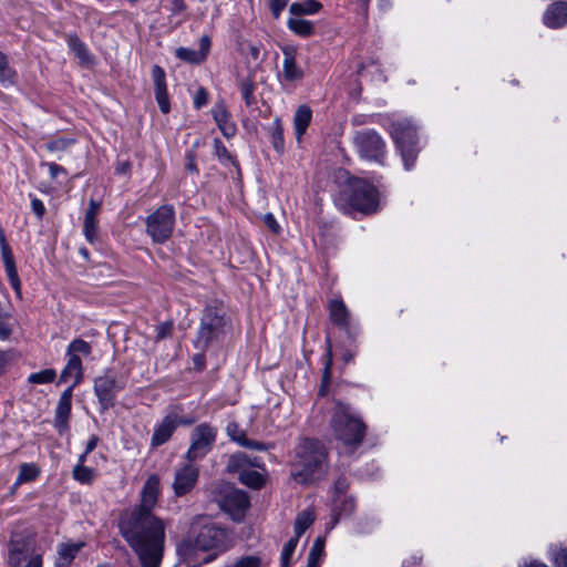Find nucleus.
<instances>
[{
	"label": "nucleus",
	"instance_id": "nucleus-1",
	"mask_svg": "<svg viewBox=\"0 0 567 567\" xmlns=\"http://www.w3.org/2000/svg\"><path fill=\"white\" fill-rule=\"evenodd\" d=\"M159 494V478L151 475L142 489L141 504L122 516L120 532L137 555L142 567H159L165 545V524L152 511Z\"/></svg>",
	"mask_w": 567,
	"mask_h": 567
},
{
	"label": "nucleus",
	"instance_id": "nucleus-2",
	"mask_svg": "<svg viewBox=\"0 0 567 567\" xmlns=\"http://www.w3.org/2000/svg\"><path fill=\"white\" fill-rule=\"evenodd\" d=\"M230 547L231 538L228 532L214 524L209 518L199 516L192 524L189 538L178 544L177 553L188 559L196 549L212 550L214 553L204 559V563L208 564Z\"/></svg>",
	"mask_w": 567,
	"mask_h": 567
},
{
	"label": "nucleus",
	"instance_id": "nucleus-3",
	"mask_svg": "<svg viewBox=\"0 0 567 567\" xmlns=\"http://www.w3.org/2000/svg\"><path fill=\"white\" fill-rule=\"evenodd\" d=\"M291 475L300 484L322 478L328 472V453L317 440L305 439L296 447Z\"/></svg>",
	"mask_w": 567,
	"mask_h": 567
},
{
	"label": "nucleus",
	"instance_id": "nucleus-4",
	"mask_svg": "<svg viewBox=\"0 0 567 567\" xmlns=\"http://www.w3.org/2000/svg\"><path fill=\"white\" fill-rule=\"evenodd\" d=\"M334 440L339 441L344 452L350 453L359 446L365 435L362 420L346 404L337 403L330 421Z\"/></svg>",
	"mask_w": 567,
	"mask_h": 567
},
{
	"label": "nucleus",
	"instance_id": "nucleus-5",
	"mask_svg": "<svg viewBox=\"0 0 567 567\" xmlns=\"http://www.w3.org/2000/svg\"><path fill=\"white\" fill-rule=\"evenodd\" d=\"M337 204L346 213L372 214L379 209V192L365 179L351 177L340 192Z\"/></svg>",
	"mask_w": 567,
	"mask_h": 567
},
{
	"label": "nucleus",
	"instance_id": "nucleus-6",
	"mask_svg": "<svg viewBox=\"0 0 567 567\" xmlns=\"http://www.w3.org/2000/svg\"><path fill=\"white\" fill-rule=\"evenodd\" d=\"M390 133L401 154L404 168L412 169L420 151L416 126L409 118H399L392 122Z\"/></svg>",
	"mask_w": 567,
	"mask_h": 567
},
{
	"label": "nucleus",
	"instance_id": "nucleus-7",
	"mask_svg": "<svg viewBox=\"0 0 567 567\" xmlns=\"http://www.w3.org/2000/svg\"><path fill=\"white\" fill-rule=\"evenodd\" d=\"M218 430L210 423L197 424L189 433V446L184 455L188 462H197L209 454L216 443Z\"/></svg>",
	"mask_w": 567,
	"mask_h": 567
},
{
	"label": "nucleus",
	"instance_id": "nucleus-8",
	"mask_svg": "<svg viewBox=\"0 0 567 567\" xmlns=\"http://www.w3.org/2000/svg\"><path fill=\"white\" fill-rule=\"evenodd\" d=\"M126 378L114 369H106L94 379V393L103 411L114 405L117 394L125 388Z\"/></svg>",
	"mask_w": 567,
	"mask_h": 567
},
{
	"label": "nucleus",
	"instance_id": "nucleus-9",
	"mask_svg": "<svg viewBox=\"0 0 567 567\" xmlns=\"http://www.w3.org/2000/svg\"><path fill=\"white\" fill-rule=\"evenodd\" d=\"M353 144L361 158L384 165L386 145L378 132L374 130L357 132L353 136Z\"/></svg>",
	"mask_w": 567,
	"mask_h": 567
},
{
	"label": "nucleus",
	"instance_id": "nucleus-10",
	"mask_svg": "<svg viewBox=\"0 0 567 567\" xmlns=\"http://www.w3.org/2000/svg\"><path fill=\"white\" fill-rule=\"evenodd\" d=\"M175 224L173 206L163 205L146 219V230L155 243H164L172 235Z\"/></svg>",
	"mask_w": 567,
	"mask_h": 567
},
{
	"label": "nucleus",
	"instance_id": "nucleus-11",
	"mask_svg": "<svg viewBox=\"0 0 567 567\" xmlns=\"http://www.w3.org/2000/svg\"><path fill=\"white\" fill-rule=\"evenodd\" d=\"M252 466H258L252 463L247 454L243 452L230 455L227 462V471L230 473H238L239 481L251 488H260L264 485V476L252 470Z\"/></svg>",
	"mask_w": 567,
	"mask_h": 567
},
{
	"label": "nucleus",
	"instance_id": "nucleus-12",
	"mask_svg": "<svg viewBox=\"0 0 567 567\" xmlns=\"http://www.w3.org/2000/svg\"><path fill=\"white\" fill-rule=\"evenodd\" d=\"M199 467L194 462H186L175 468L172 484L175 496L182 497L190 493L197 484Z\"/></svg>",
	"mask_w": 567,
	"mask_h": 567
},
{
	"label": "nucleus",
	"instance_id": "nucleus-13",
	"mask_svg": "<svg viewBox=\"0 0 567 567\" xmlns=\"http://www.w3.org/2000/svg\"><path fill=\"white\" fill-rule=\"evenodd\" d=\"M223 317L218 316L212 310L206 311L202 318L198 334L195 340V347L204 350L214 339L218 337L223 330Z\"/></svg>",
	"mask_w": 567,
	"mask_h": 567
},
{
	"label": "nucleus",
	"instance_id": "nucleus-14",
	"mask_svg": "<svg viewBox=\"0 0 567 567\" xmlns=\"http://www.w3.org/2000/svg\"><path fill=\"white\" fill-rule=\"evenodd\" d=\"M33 536L27 533H13L8 544V563L10 567H21L33 544Z\"/></svg>",
	"mask_w": 567,
	"mask_h": 567
},
{
	"label": "nucleus",
	"instance_id": "nucleus-15",
	"mask_svg": "<svg viewBox=\"0 0 567 567\" xmlns=\"http://www.w3.org/2000/svg\"><path fill=\"white\" fill-rule=\"evenodd\" d=\"M248 506L247 494L236 488H229L220 503L223 511L228 513L234 520H240Z\"/></svg>",
	"mask_w": 567,
	"mask_h": 567
},
{
	"label": "nucleus",
	"instance_id": "nucleus-16",
	"mask_svg": "<svg viewBox=\"0 0 567 567\" xmlns=\"http://www.w3.org/2000/svg\"><path fill=\"white\" fill-rule=\"evenodd\" d=\"M0 248H1V257L3 260L4 269L9 279V282L17 296L21 298V281L17 271L16 262L13 255L11 252V248L8 245L4 234L2 229H0Z\"/></svg>",
	"mask_w": 567,
	"mask_h": 567
},
{
	"label": "nucleus",
	"instance_id": "nucleus-17",
	"mask_svg": "<svg viewBox=\"0 0 567 567\" xmlns=\"http://www.w3.org/2000/svg\"><path fill=\"white\" fill-rule=\"evenodd\" d=\"M210 38L208 35H203L199 41L198 50L181 47L176 49L175 55L182 61L199 64L207 59L210 51Z\"/></svg>",
	"mask_w": 567,
	"mask_h": 567
},
{
	"label": "nucleus",
	"instance_id": "nucleus-18",
	"mask_svg": "<svg viewBox=\"0 0 567 567\" xmlns=\"http://www.w3.org/2000/svg\"><path fill=\"white\" fill-rule=\"evenodd\" d=\"M152 78L158 107L164 114H167L171 110V105L166 90V76L164 70L159 65H154L152 69Z\"/></svg>",
	"mask_w": 567,
	"mask_h": 567
},
{
	"label": "nucleus",
	"instance_id": "nucleus-19",
	"mask_svg": "<svg viewBox=\"0 0 567 567\" xmlns=\"http://www.w3.org/2000/svg\"><path fill=\"white\" fill-rule=\"evenodd\" d=\"M101 204L94 199L89 203V208L84 215L83 233L86 240L94 244L99 239L97 215Z\"/></svg>",
	"mask_w": 567,
	"mask_h": 567
},
{
	"label": "nucleus",
	"instance_id": "nucleus-20",
	"mask_svg": "<svg viewBox=\"0 0 567 567\" xmlns=\"http://www.w3.org/2000/svg\"><path fill=\"white\" fill-rule=\"evenodd\" d=\"M212 114L225 137L230 138L236 134V125L230 120V113L223 101H218L214 104Z\"/></svg>",
	"mask_w": 567,
	"mask_h": 567
},
{
	"label": "nucleus",
	"instance_id": "nucleus-21",
	"mask_svg": "<svg viewBox=\"0 0 567 567\" xmlns=\"http://www.w3.org/2000/svg\"><path fill=\"white\" fill-rule=\"evenodd\" d=\"M544 24L551 29L567 24V3L557 1L551 3L543 16Z\"/></svg>",
	"mask_w": 567,
	"mask_h": 567
},
{
	"label": "nucleus",
	"instance_id": "nucleus-22",
	"mask_svg": "<svg viewBox=\"0 0 567 567\" xmlns=\"http://www.w3.org/2000/svg\"><path fill=\"white\" fill-rule=\"evenodd\" d=\"M72 389H66L60 396L56 409H55V417L54 425L58 431L64 432L69 426V416L71 413V400H72Z\"/></svg>",
	"mask_w": 567,
	"mask_h": 567
},
{
	"label": "nucleus",
	"instance_id": "nucleus-23",
	"mask_svg": "<svg viewBox=\"0 0 567 567\" xmlns=\"http://www.w3.org/2000/svg\"><path fill=\"white\" fill-rule=\"evenodd\" d=\"M68 362L60 375V382L72 381L68 389H74L83 378L82 360L76 354L68 355Z\"/></svg>",
	"mask_w": 567,
	"mask_h": 567
},
{
	"label": "nucleus",
	"instance_id": "nucleus-24",
	"mask_svg": "<svg viewBox=\"0 0 567 567\" xmlns=\"http://www.w3.org/2000/svg\"><path fill=\"white\" fill-rule=\"evenodd\" d=\"M175 431V421L168 413L158 424L155 425L154 433L151 439V446L158 447L165 444Z\"/></svg>",
	"mask_w": 567,
	"mask_h": 567
},
{
	"label": "nucleus",
	"instance_id": "nucleus-25",
	"mask_svg": "<svg viewBox=\"0 0 567 567\" xmlns=\"http://www.w3.org/2000/svg\"><path fill=\"white\" fill-rule=\"evenodd\" d=\"M85 546L84 542L78 543H61L58 546L56 553L58 557L55 560L56 567H68L72 564L73 559L76 557L78 553Z\"/></svg>",
	"mask_w": 567,
	"mask_h": 567
},
{
	"label": "nucleus",
	"instance_id": "nucleus-26",
	"mask_svg": "<svg viewBox=\"0 0 567 567\" xmlns=\"http://www.w3.org/2000/svg\"><path fill=\"white\" fill-rule=\"evenodd\" d=\"M282 76L288 82H295L303 78V71L297 65L292 49L284 50Z\"/></svg>",
	"mask_w": 567,
	"mask_h": 567
},
{
	"label": "nucleus",
	"instance_id": "nucleus-27",
	"mask_svg": "<svg viewBox=\"0 0 567 567\" xmlns=\"http://www.w3.org/2000/svg\"><path fill=\"white\" fill-rule=\"evenodd\" d=\"M355 508V502L352 496L344 497H332V526L338 523V520L342 517H347Z\"/></svg>",
	"mask_w": 567,
	"mask_h": 567
},
{
	"label": "nucleus",
	"instance_id": "nucleus-28",
	"mask_svg": "<svg viewBox=\"0 0 567 567\" xmlns=\"http://www.w3.org/2000/svg\"><path fill=\"white\" fill-rule=\"evenodd\" d=\"M66 43L82 65H89L93 62L89 48L76 34H68Z\"/></svg>",
	"mask_w": 567,
	"mask_h": 567
},
{
	"label": "nucleus",
	"instance_id": "nucleus-29",
	"mask_svg": "<svg viewBox=\"0 0 567 567\" xmlns=\"http://www.w3.org/2000/svg\"><path fill=\"white\" fill-rule=\"evenodd\" d=\"M329 313L331 321L341 327L347 328L349 326L350 313L341 299H332L329 303Z\"/></svg>",
	"mask_w": 567,
	"mask_h": 567
},
{
	"label": "nucleus",
	"instance_id": "nucleus-30",
	"mask_svg": "<svg viewBox=\"0 0 567 567\" xmlns=\"http://www.w3.org/2000/svg\"><path fill=\"white\" fill-rule=\"evenodd\" d=\"M312 118V111L307 105H300L293 116L297 141L300 142Z\"/></svg>",
	"mask_w": 567,
	"mask_h": 567
},
{
	"label": "nucleus",
	"instance_id": "nucleus-31",
	"mask_svg": "<svg viewBox=\"0 0 567 567\" xmlns=\"http://www.w3.org/2000/svg\"><path fill=\"white\" fill-rule=\"evenodd\" d=\"M287 25L295 34L307 38L313 34L315 25L311 21L301 18H290Z\"/></svg>",
	"mask_w": 567,
	"mask_h": 567
},
{
	"label": "nucleus",
	"instance_id": "nucleus-32",
	"mask_svg": "<svg viewBox=\"0 0 567 567\" xmlns=\"http://www.w3.org/2000/svg\"><path fill=\"white\" fill-rule=\"evenodd\" d=\"M316 515L312 508H306L298 514L295 520V536H300L309 528L315 522Z\"/></svg>",
	"mask_w": 567,
	"mask_h": 567
},
{
	"label": "nucleus",
	"instance_id": "nucleus-33",
	"mask_svg": "<svg viewBox=\"0 0 567 567\" xmlns=\"http://www.w3.org/2000/svg\"><path fill=\"white\" fill-rule=\"evenodd\" d=\"M269 133L271 137V144L278 153H282L285 150L284 141V126L279 117H276L269 126Z\"/></svg>",
	"mask_w": 567,
	"mask_h": 567
},
{
	"label": "nucleus",
	"instance_id": "nucleus-34",
	"mask_svg": "<svg viewBox=\"0 0 567 567\" xmlns=\"http://www.w3.org/2000/svg\"><path fill=\"white\" fill-rule=\"evenodd\" d=\"M321 9L320 2L316 0H305L302 2H293L289 7V11L293 16L313 14Z\"/></svg>",
	"mask_w": 567,
	"mask_h": 567
},
{
	"label": "nucleus",
	"instance_id": "nucleus-35",
	"mask_svg": "<svg viewBox=\"0 0 567 567\" xmlns=\"http://www.w3.org/2000/svg\"><path fill=\"white\" fill-rule=\"evenodd\" d=\"M16 79L17 73L10 68L7 55L0 52V83L3 86H9L14 84Z\"/></svg>",
	"mask_w": 567,
	"mask_h": 567
},
{
	"label": "nucleus",
	"instance_id": "nucleus-36",
	"mask_svg": "<svg viewBox=\"0 0 567 567\" xmlns=\"http://www.w3.org/2000/svg\"><path fill=\"white\" fill-rule=\"evenodd\" d=\"M73 478L82 485H90L96 477V471L85 465H75L72 471Z\"/></svg>",
	"mask_w": 567,
	"mask_h": 567
},
{
	"label": "nucleus",
	"instance_id": "nucleus-37",
	"mask_svg": "<svg viewBox=\"0 0 567 567\" xmlns=\"http://www.w3.org/2000/svg\"><path fill=\"white\" fill-rule=\"evenodd\" d=\"M39 475V468L32 463H23L20 466L19 474L16 478L14 486H20L27 482L34 481Z\"/></svg>",
	"mask_w": 567,
	"mask_h": 567
},
{
	"label": "nucleus",
	"instance_id": "nucleus-38",
	"mask_svg": "<svg viewBox=\"0 0 567 567\" xmlns=\"http://www.w3.org/2000/svg\"><path fill=\"white\" fill-rule=\"evenodd\" d=\"M324 551V540L321 537H318L308 556V567H319L321 558Z\"/></svg>",
	"mask_w": 567,
	"mask_h": 567
},
{
	"label": "nucleus",
	"instance_id": "nucleus-39",
	"mask_svg": "<svg viewBox=\"0 0 567 567\" xmlns=\"http://www.w3.org/2000/svg\"><path fill=\"white\" fill-rule=\"evenodd\" d=\"M76 140L73 137H58L47 143L45 147L51 153H62L68 151Z\"/></svg>",
	"mask_w": 567,
	"mask_h": 567
},
{
	"label": "nucleus",
	"instance_id": "nucleus-40",
	"mask_svg": "<svg viewBox=\"0 0 567 567\" xmlns=\"http://www.w3.org/2000/svg\"><path fill=\"white\" fill-rule=\"evenodd\" d=\"M56 372L54 369H44L39 372L31 373L28 382L31 384H48L55 380Z\"/></svg>",
	"mask_w": 567,
	"mask_h": 567
},
{
	"label": "nucleus",
	"instance_id": "nucleus-41",
	"mask_svg": "<svg viewBox=\"0 0 567 567\" xmlns=\"http://www.w3.org/2000/svg\"><path fill=\"white\" fill-rule=\"evenodd\" d=\"M91 350H92V348L89 342H86L82 339H75L69 344L66 355H71V354L89 355L91 353Z\"/></svg>",
	"mask_w": 567,
	"mask_h": 567
},
{
	"label": "nucleus",
	"instance_id": "nucleus-42",
	"mask_svg": "<svg viewBox=\"0 0 567 567\" xmlns=\"http://www.w3.org/2000/svg\"><path fill=\"white\" fill-rule=\"evenodd\" d=\"M13 332V324L11 322V315L3 312L0 315V340H8Z\"/></svg>",
	"mask_w": 567,
	"mask_h": 567
},
{
	"label": "nucleus",
	"instance_id": "nucleus-43",
	"mask_svg": "<svg viewBox=\"0 0 567 567\" xmlns=\"http://www.w3.org/2000/svg\"><path fill=\"white\" fill-rule=\"evenodd\" d=\"M550 558L556 567H567V547H550Z\"/></svg>",
	"mask_w": 567,
	"mask_h": 567
},
{
	"label": "nucleus",
	"instance_id": "nucleus-44",
	"mask_svg": "<svg viewBox=\"0 0 567 567\" xmlns=\"http://www.w3.org/2000/svg\"><path fill=\"white\" fill-rule=\"evenodd\" d=\"M299 538L296 536L287 542L281 551V567H289L290 559L296 550Z\"/></svg>",
	"mask_w": 567,
	"mask_h": 567
},
{
	"label": "nucleus",
	"instance_id": "nucleus-45",
	"mask_svg": "<svg viewBox=\"0 0 567 567\" xmlns=\"http://www.w3.org/2000/svg\"><path fill=\"white\" fill-rule=\"evenodd\" d=\"M183 409L181 406H176L173 411L169 412V415L175 421V427L177 429L179 425H190L195 422L194 417H187L182 415Z\"/></svg>",
	"mask_w": 567,
	"mask_h": 567
},
{
	"label": "nucleus",
	"instance_id": "nucleus-46",
	"mask_svg": "<svg viewBox=\"0 0 567 567\" xmlns=\"http://www.w3.org/2000/svg\"><path fill=\"white\" fill-rule=\"evenodd\" d=\"M349 488V482L346 477H339L333 484L332 497H344Z\"/></svg>",
	"mask_w": 567,
	"mask_h": 567
},
{
	"label": "nucleus",
	"instance_id": "nucleus-47",
	"mask_svg": "<svg viewBox=\"0 0 567 567\" xmlns=\"http://www.w3.org/2000/svg\"><path fill=\"white\" fill-rule=\"evenodd\" d=\"M227 435L239 444V441H244L246 437L244 432L239 429L236 422H229L226 426Z\"/></svg>",
	"mask_w": 567,
	"mask_h": 567
},
{
	"label": "nucleus",
	"instance_id": "nucleus-48",
	"mask_svg": "<svg viewBox=\"0 0 567 567\" xmlns=\"http://www.w3.org/2000/svg\"><path fill=\"white\" fill-rule=\"evenodd\" d=\"M254 83L249 80L243 81L240 84V91L243 99L245 100L247 105L252 104V95H254Z\"/></svg>",
	"mask_w": 567,
	"mask_h": 567
},
{
	"label": "nucleus",
	"instance_id": "nucleus-49",
	"mask_svg": "<svg viewBox=\"0 0 567 567\" xmlns=\"http://www.w3.org/2000/svg\"><path fill=\"white\" fill-rule=\"evenodd\" d=\"M207 101H208L207 91L204 87L198 89L194 95V107L196 110H199L204 105L207 104Z\"/></svg>",
	"mask_w": 567,
	"mask_h": 567
},
{
	"label": "nucleus",
	"instance_id": "nucleus-50",
	"mask_svg": "<svg viewBox=\"0 0 567 567\" xmlns=\"http://www.w3.org/2000/svg\"><path fill=\"white\" fill-rule=\"evenodd\" d=\"M173 330V323L169 321L163 322L156 328V340H163L167 338Z\"/></svg>",
	"mask_w": 567,
	"mask_h": 567
},
{
	"label": "nucleus",
	"instance_id": "nucleus-51",
	"mask_svg": "<svg viewBox=\"0 0 567 567\" xmlns=\"http://www.w3.org/2000/svg\"><path fill=\"white\" fill-rule=\"evenodd\" d=\"M289 0H270V10L275 19H278Z\"/></svg>",
	"mask_w": 567,
	"mask_h": 567
},
{
	"label": "nucleus",
	"instance_id": "nucleus-52",
	"mask_svg": "<svg viewBox=\"0 0 567 567\" xmlns=\"http://www.w3.org/2000/svg\"><path fill=\"white\" fill-rule=\"evenodd\" d=\"M31 209L38 219H42L45 214V206L43 202L37 197H32L31 199Z\"/></svg>",
	"mask_w": 567,
	"mask_h": 567
},
{
	"label": "nucleus",
	"instance_id": "nucleus-53",
	"mask_svg": "<svg viewBox=\"0 0 567 567\" xmlns=\"http://www.w3.org/2000/svg\"><path fill=\"white\" fill-rule=\"evenodd\" d=\"M239 445L251 449V450H256V451L268 450L267 444H265L262 442H258V441H251V440H248L247 437H245L244 441H239Z\"/></svg>",
	"mask_w": 567,
	"mask_h": 567
},
{
	"label": "nucleus",
	"instance_id": "nucleus-54",
	"mask_svg": "<svg viewBox=\"0 0 567 567\" xmlns=\"http://www.w3.org/2000/svg\"><path fill=\"white\" fill-rule=\"evenodd\" d=\"M264 223L266 226L275 234H278L280 231V226L277 223L275 216L271 213H267L264 215Z\"/></svg>",
	"mask_w": 567,
	"mask_h": 567
},
{
	"label": "nucleus",
	"instance_id": "nucleus-55",
	"mask_svg": "<svg viewBox=\"0 0 567 567\" xmlns=\"http://www.w3.org/2000/svg\"><path fill=\"white\" fill-rule=\"evenodd\" d=\"M215 153L219 159H229L230 155L226 146L219 140L214 141Z\"/></svg>",
	"mask_w": 567,
	"mask_h": 567
},
{
	"label": "nucleus",
	"instance_id": "nucleus-56",
	"mask_svg": "<svg viewBox=\"0 0 567 567\" xmlns=\"http://www.w3.org/2000/svg\"><path fill=\"white\" fill-rule=\"evenodd\" d=\"M44 165L48 167L51 178H56L59 174L65 173V169L55 163H45Z\"/></svg>",
	"mask_w": 567,
	"mask_h": 567
},
{
	"label": "nucleus",
	"instance_id": "nucleus-57",
	"mask_svg": "<svg viewBox=\"0 0 567 567\" xmlns=\"http://www.w3.org/2000/svg\"><path fill=\"white\" fill-rule=\"evenodd\" d=\"M12 359V351L0 350V375L3 373L7 364Z\"/></svg>",
	"mask_w": 567,
	"mask_h": 567
},
{
	"label": "nucleus",
	"instance_id": "nucleus-58",
	"mask_svg": "<svg viewBox=\"0 0 567 567\" xmlns=\"http://www.w3.org/2000/svg\"><path fill=\"white\" fill-rule=\"evenodd\" d=\"M43 560L41 554H35L30 557L27 565L24 567H43Z\"/></svg>",
	"mask_w": 567,
	"mask_h": 567
},
{
	"label": "nucleus",
	"instance_id": "nucleus-59",
	"mask_svg": "<svg viewBox=\"0 0 567 567\" xmlns=\"http://www.w3.org/2000/svg\"><path fill=\"white\" fill-rule=\"evenodd\" d=\"M97 442H99L97 436H95V435L91 436V439L86 443V446H85L84 451L86 453H91L96 447Z\"/></svg>",
	"mask_w": 567,
	"mask_h": 567
},
{
	"label": "nucleus",
	"instance_id": "nucleus-60",
	"mask_svg": "<svg viewBox=\"0 0 567 567\" xmlns=\"http://www.w3.org/2000/svg\"><path fill=\"white\" fill-rule=\"evenodd\" d=\"M519 567H548V566L539 560H529V561H525Z\"/></svg>",
	"mask_w": 567,
	"mask_h": 567
},
{
	"label": "nucleus",
	"instance_id": "nucleus-61",
	"mask_svg": "<svg viewBox=\"0 0 567 567\" xmlns=\"http://www.w3.org/2000/svg\"><path fill=\"white\" fill-rule=\"evenodd\" d=\"M174 4H175V10H177V11H184L186 8L183 0H175Z\"/></svg>",
	"mask_w": 567,
	"mask_h": 567
},
{
	"label": "nucleus",
	"instance_id": "nucleus-62",
	"mask_svg": "<svg viewBox=\"0 0 567 567\" xmlns=\"http://www.w3.org/2000/svg\"><path fill=\"white\" fill-rule=\"evenodd\" d=\"M90 453H86L85 451L79 456L78 458V463L75 465H85V461H86V456L89 455Z\"/></svg>",
	"mask_w": 567,
	"mask_h": 567
},
{
	"label": "nucleus",
	"instance_id": "nucleus-63",
	"mask_svg": "<svg viewBox=\"0 0 567 567\" xmlns=\"http://www.w3.org/2000/svg\"><path fill=\"white\" fill-rule=\"evenodd\" d=\"M187 169L189 172H197L196 164L193 157H189V162L187 163Z\"/></svg>",
	"mask_w": 567,
	"mask_h": 567
},
{
	"label": "nucleus",
	"instance_id": "nucleus-64",
	"mask_svg": "<svg viewBox=\"0 0 567 567\" xmlns=\"http://www.w3.org/2000/svg\"><path fill=\"white\" fill-rule=\"evenodd\" d=\"M330 378V364L328 363L324 369L323 383L328 382Z\"/></svg>",
	"mask_w": 567,
	"mask_h": 567
}]
</instances>
